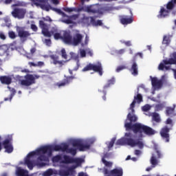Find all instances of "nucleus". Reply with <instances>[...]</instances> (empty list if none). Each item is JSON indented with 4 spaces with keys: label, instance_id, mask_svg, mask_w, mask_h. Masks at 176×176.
Listing matches in <instances>:
<instances>
[{
    "label": "nucleus",
    "instance_id": "0eeeda50",
    "mask_svg": "<svg viewBox=\"0 0 176 176\" xmlns=\"http://www.w3.org/2000/svg\"><path fill=\"white\" fill-rule=\"evenodd\" d=\"M176 6V0H170L166 3V10L164 7H161L159 14L157 16L158 19H166L170 16V10H173Z\"/></svg>",
    "mask_w": 176,
    "mask_h": 176
},
{
    "label": "nucleus",
    "instance_id": "c9c22d12",
    "mask_svg": "<svg viewBox=\"0 0 176 176\" xmlns=\"http://www.w3.org/2000/svg\"><path fill=\"white\" fill-rule=\"evenodd\" d=\"M16 50H17V52H19V53H20L23 56H27V52H25V50H24V48L19 47V48H17Z\"/></svg>",
    "mask_w": 176,
    "mask_h": 176
},
{
    "label": "nucleus",
    "instance_id": "f8f14e48",
    "mask_svg": "<svg viewBox=\"0 0 176 176\" xmlns=\"http://www.w3.org/2000/svg\"><path fill=\"white\" fill-rule=\"evenodd\" d=\"M108 160H109V154H105L102 158V163L105 166L103 170L104 176H111V163Z\"/></svg>",
    "mask_w": 176,
    "mask_h": 176
},
{
    "label": "nucleus",
    "instance_id": "dca6fc26",
    "mask_svg": "<svg viewBox=\"0 0 176 176\" xmlns=\"http://www.w3.org/2000/svg\"><path fill=\"white\" fill-rule=\"evenodd\" d=\"M170 128L168 126H165L161 129V131L160 132V134L163 138V140H165L166 142H170Z\"/></svg>",
    "mask_w": 176,
    "mask_h": 176
},
{
    "label": "nucleus",
    "instance_id": "c03bdc74",
    "mask_svg": "<svg viewBox=\"0 0 176 176\" xmlns=\"http://www.w3.org/2000/svg\"><path fill=\"white\" fill-rule=\"evenodd\" d=\"M123 69H126V66L124 65L118 66L116 69V72H120V71H123Z\"/></svg>",
    "mask_w": 176,
    "mask_h": 176
},
{
    "label": "nucleus",
    "instance_id": "7ed1b4c3",
    "mask_svg": "<svg viewBox=\"0 0 176 176\" xmlns=\"http://www.w3.org/2000/svg\"><path fill=\"white\" fill-rule=\"evenodd\" d=\"M39 24L40 28L42 29V34H44V36H48V38H50L52 35H54V39L56 41L62 39L64 43L73 45L74 46L80 45L82 47L87 46V43H89V36H86L85 38L83 40V36L80 34H77L72 38L69 32L58 31L57 28H53L52 31L49 32V26H47L43 21H40Z\"/></svg>",
    "mask_w": 176,
    "mask_h": 176
},
{
    "label": "nucleus",
    "instance_id": "680f3d73",
    "mask_svg": "<svg viewBox=\"0 0 176 176\" xmlns=\"http://www.w3.org/2000/svg\"><path fill=\"white\" fill-rule=\"evenodd\" d=\"M116 82L115 78H112L111 80V85H114Z\"/></svg>",
    "mask_w": 176,
    "mask_h": 176
},
{
    "label": "nucleus",
    "instance_id": "20e7f679",
    "mask_svg": "<svg viewBox=\"0 0 176 176\" xmlns=\"http://www.w3.org/2000/svg\"><path fill=\"white\" fill-rule=\"evenodd\" d=\"M126 119L129 120V122H126L124 124L125 129L129 131L131 130L134 134H146V135H155L156 131L152 129L151 126L144 125L141 123H135L138 118L134 115V113H129ZM135 123V124H133Z\"/></svg>",
    "mask_w": 176,
    "mask_h": 176
},
{
    "label": "nucleus",
    "instance_id": "58836bf2",
    "mask_svg": "<svg viewBox=\"0 0 176 176\" xmlns=\"http://www.w3.org/2000/svg\"><path fill=\"white\" fill-rule=\"evenodd\" d=\"M142 109L144 112H148V111L151 109V106L149 104H146L142 107Z\"/></svg>",
    "mask_w": 176,
    "mask_h": 176
},
{
    "label": "nucleus",
    "instance_id": "6e6552de",
    "mask_svg": "<svg viewBox=\"0 0 176 176\" xmlns=\"http://www.w3.org/2000/svg\"><path fill=\"white\" fill-rule=\"evenodd\" d=\"M4 141L2 143L0 142V151L2 150V145L6 148L7 153H12L13 152V145L12 141H13V136L12 135H6L4 136ZM2 138L0 136V141Z\"/></svg>",
    "mask_w": 176,
    "mask_h": 176
},
{
    "label": "nucleus",
    "instance_id": "49530a36",
    "mask_svg": "<svg viewBox=\"0 0 176 176\" xmlns=\"http://www.w3.org/2000/svg\"><path fill=\"white\" fill-rule=\"evenodd\" d=\"M122 43H123L124 45H125V46H128L130 47L131 46V41H121Z\"/></svg>",
    "mask_w": 176,
    "mask_h": 176
},
{
    "label": "nucleus",
    "instance_id": "9d476101",
    "mask_svg": "<svg viewBox=\"0 0 176 176\" xmlns=\"http://www.w3.org/2000/svg\"><path fill=\"white\" fill-rule=\"evenodd\" d=\"M39 76L37 75H26L25 76V80H21V86H25L28 87V86H31V85H34L35 83V79H38Z\"/></svg>",
    "mask_w": 176,
    "mask_h": 176
},
{
    "label": "nucleus",
    "instance_id": "c756f323",
    "mask_svg": "<svg viewBox=\"0 0 176 176\" xmlns=\"http://www.w3.org/2000/svg\"><path fill=\"white\" fill-rule=\"evenodd\" d=\"M153 120H154V122H156V123H160V122H162V120L160 119V116H159V113H154L153 114Z\"/></svg>",
    "mask_w": 176,
    "mask_h": 176
},
{
    "label": "nucleus",
    "instance_id": "3c124183",
    "mask_svg": "<svg viewBox=\"0 0 176 176\" xmlns=\"http://www.w3.org/2000/svg\"><path fill=\"white\" fill-rule=\"evenodd\" d=\"M0 38L3 40L6 39V36H5V34L2 32H0Z\"/></svg>",
    "mask_w": 176,
    "mask_h": 176
},
{
    "label": "nucleus",
    "instance_id": "ddd939ff",
    "mask_svg": "<svg viewBox=\"0 0 176 176\" xmlns=\"http://www.w3.org/2000/svg\"><path fill=\"white\" fill-rule=\"evenodd\" d=\"M34 3V5H36V6H40L41 9L43 10H46L47 12H49L50 9H52V7H50V5H48L47 1L46 0H30Z\"/></svg>",
    "mask_w": 176,
    "mask_h": 176
},
{
    "label": "nucleus",
    "instance_id": "8fccbe9b",
    "mask_svg": "<svg viewBox=\"0 0 176 176\" xmlns=\"http://www.w3.org/2000/svg\"><path fill=\"white\" fill-rule=\"evenodd\" d=\"M156 153H157V159H160L162 157V153L157 149H156Z\"/></svg>",
    "mask_w": 176,
    "mask_h": 176
},
{
    "label": "nucleus",
    "instance_id": "9b49d317",
    "mask_svg": "<svg viewBox=\"0 0 176 176\" xmlns=\"http://www.w3.org/2000/svg\"><path fill=\"white\" fill-rule=\"evenodd\" d=\"M90 69H93V71L98 72L100 76H102V66H101V63L100 62L94 65L89 64L82 69V72H86V71H90Z\"/></svg>",
    "mask_w": 176,
    "mask_h": 176
},
{
    "label": "nucleus",
    "instance_id": "a211bd4d",
    "mask_svg": "<svg viewBox=\"0 0 176 176\" xmlns=\"http://www.w3.org/2000/svg\"><path fill=\"white\" fill-rule=\"evenodd\" d=\"M13 17L15 19H21L25 16V10L24 9H15L12 12Z\"/></svg>",
    "mask_w": 176,
    "mask_h": 176
},
{
    "label": "nucleus",
    "instance_id": "412c9836",
    "mask_svg": "<svg viewBox=\"0 0 176 176\" xmlns=\"http://www.w3.org/2000/svg\"><path fill=\"white\" fill-rule=\"evenodd\" d=\"M66 17L67 19L63 18L62 19V23H65V24H76V20H78V15Z\"/></svg>",
    "mask_w": 176,
    "mask_h": 176
},
{
    "label": "nucleus",
    "instance_id": "052dcab7",
    "mask_svg": "<svg viewBox=\"0 0 176 176\" xmlns=\"http://www.w3.org/2000/svg\"><path fill=\"white\" fill-rule=\"evenodd\" d=\"M52 10H54V12H56L57 13H63L60 9L52 8Z\"/></svg>",
    "mask_w": 176,
    "mask_h": 176
},
{
    "label": "nucleus",
    "instance_id": "603ef678",
    "mask_svg": "<svg viewBox=\"0 0 176 176\" xmlns=\"http://www.w3.org/2000/svg\"><path fill=\"white\" fill-rule=\"evenodd\" d=\"M31 28L32 30V31H38V27H36V25L32 24L31 25Z\"/></svg>",
    "mask_w": 176,
    "mask_h": 176
},
{
    "label": "nucleus",
    "instance_id": "0e129e2a",
    "mask_svg": "<svg viewBox=\"0 0 176 176\" xmlns=\"http://www.w3.org/2000/svg\"><path fill=\"white\" fill-rule=\"evenodd\" d=\"M114 9L118 10V9H119V8H118V7H113L112 4H111V10H113Z\"/></svg>",
    "mask_w": 176,
    "mask_h": 176
},
{
    "label": "nucleus",
    "instance_id": "f257e3e1",
    "mask_svg": "<svg viewBox=\"0 0 176 176\" xmlns=\"http://www.w3.org/2000/svg\"><path fill=\"white\" fill-rule=\"evenodd\" d=\"M96 142V138H88L87 139H70L69 143H62L60 145H46L38 148L28 154L21 164L27 166L29 170H32L35 166L37 167H45L50 162V157L53 152H66L75 156L76 151L84 152L90 149V146Z\"/></svg>",
    "mask_w": 176,
    "mask_h": 176
},
{
    "label": "nucleus",
    "instance_id": "13d9d810",
    "mask_svg": "<svg viewBox=\"0 0 176 176\" xmlns=\"http://www.w3.org/2000/svg\"><path fill=\"white\" fill-rule=\"evenodd\" d=\"M54 5H58V0H50Z\"/></svg>",
    "mask_w": 176,
    "mask_h": 176
},
{
    "label": "nucleus",
    "instance_id": "1a4fd4ad",
    "mask_svg": "<svg viewBox=\"0 0 176 176\" xmlns=\"http://www.w3.org/2000/svg\"><path fill=\"white\" fill-rule=\"evenodd\" d=\"M81 24L82 25H90L91 24L92 25H94L95 27H97L98 25H102V21L101 20H98L96 21V18L94 17H87V16H84L83 19L80 21Z\"/></svg>",
    "mask_w": 176,
    "mask_h": 176
},
{
    "label": "nucleus",
    "instance_id": "5701e85b",
    "mask_svg": "<svg viewBox=\"0 0 176 176\" xmlns=\"http://www.w3.org/2000/svg\"><path fill=\"white\" fill-rule=\"evenodd\" d=\"M129 71L133 76H137V75H138V64H137L135 60H132V65Z\"/></svg>",
    "mask_w": 176,
    "mask_h": 176
},
{
    "label": "nucleus",
    "instance_id": "5fc2aeb1",
    "mask_svg": "<svg viewBox=\"0 0 176 176\" xmlns=\"http://www.w3.org/2000/svg\"><path fill=\"white\" fill-rule=\"evenodd\" d=\"M166 124H173V120L168 118L166 121Z\"/></svg>",
    "mask_w": 176,
    "mask_h": 176
},
{
    "label": "nucleus",
    "instance_id": "a19ab883",
    "mask_svg": "<svg viewBox=\"0 0 176 176\" xmlns=\"http://www.w3.org/2000/svg\"><path fill=\"white\" fill-rule=\"evenodd\" d=\"M65 12H67V13H71V12H75L76 10V8H64Z\"/></svg>",
    "mask_w": 176,
    "mask_h": 176
},
{
    "label": "nucleus",
    "instance_id": "79ce46f5",
    "mask_svg": "<svg viewBox=\"0 0 176 176\" xmlns=\"http://www.w3.org/2000/svg\"><path fill=\"white\" fill-rule=\"evenodd\" d=\"M8 35L11 39H14V38H16V33H14L13 31L9 32Z\"/></svg>",
    "mask_w": 176,
    "mask_h": 176
},
{
    "label": "nucleus",
    "instance_id": "37998d69",
    "mask_svg": "<svg viewBox=\"0 0 176 176\" xmlns=\"http://www.w3.org/2000/svg\"><path fill=\"white\" fill-rule=\"evenodd\" d=\"M125 52H126V50L121 49L116 51V54H118V56H121L122 54H124Z\"/></svg>",
    "mask_w": 176,
    "mask_h": 176
},
{
    "label": "nucleus",
    "instance_id": "774afa93",
    "mask_svg": "<svg viewBox=\"0 0 176 176\" xmlns=\"http://www.w3.org/2000/svg\"><path fill=\"white\" fill-rule=\"evenodd\" d=\"M172 14H173V16H175V14H176V10L172 11Z\"/></svg>",
    "mask_w": 176,
    "mask_h": 176
},
{
    "label": "nucleus",
    "instance_id": "bf43d9fd",
    "mask_svg": "<svg viewBox=\"0 0 176 176\" xmlns=\"http://www.w3.org/2000/svg\"><path fill=\"white\" fill-rule=\"evenodd\" d=\"M29 65H30V67H36V63H32V62H30V63H29Z\"/></svg>",
    "mask_w": 176,
    "mask_h": 176
},
{
    "label": "nucleus",
    "instance_id": "4c0bfd02",
    "mask_svg": "<svg viewBox=\"0 0 176 176\" xmlns=\"http://www.w3.org/2000/svg\"><path fill=\"white\" fill-rule=\"evenodd\" d=\"M35 52H36V50L35 48H32L30 50V54H27L28 58H32V54H34Z\"/></svg>",
    "mask_w": 176,
    "mask_h": 176
},
{
    "label": "nucleus",
    "instance_id": "7c9ffc66",
    "mask_svg": "<svg viewBox=\"0 0 176 176\" xmlns=\"http://www.w3.org/2000/svg\"><path fill=\"white\" fill-rule=\"evenodd\" d=\"M174 107H167L166 110V113L167 116H171V115H174Z\"/></svg>",
    "mask_w": 176,
    "mask_h": 176
},
{
    "label": "nucleus",
    "instance_id": "69168bd1",
    "mask_svg": "<svg viewBox=\"0 0 176 176\" xmlns=\"http://www.w3.org/2000/svg\"><path fill=\"white\" fill-rule=\"evenodd\" d=\"M125 137H131V133H125Z\"/></svg>",
    "mask_w": 176,
    "mask_h": 176
},
{
    "label": "nucleus",
    "instance_id": "aec40b11",
    "mask_svg": "<svg viewBox=\"0 0 176 176\" xmlns=\"http://www.w3.org/2000/svg\"><path fill=\"white\" fill-rule=\"evenodd\" d=\"M151 78L153 87H155V89H161V87H162L163 80H158L156 77L152 78L151 76Z\"/></svg>",
    "mask_w": 176,
    "mask_h": 176
},
{
    "label": "nucleus",
    "instance_id": "39448f33",
    "mask_svg": "<svg viewBox=\"0 0 176 176\" xmlns=\"http://www.w3.org/2000/svg\"><path fill=\"white\" fill-rule=\"evenodd\" d=\"M168 59L162 60V63H160L158 66L159 71H173L174 74V78L176 79V69H171V66L166 65H176V52L170 54Z\"/></svg>",
    "mask_w": 176,
    "mask_h": 176
},
{
    "label": "nucleus",
    "instance_id": "6e6d98bb",
    "mask_svg": "<svg viewBox=\"0 0 176 176\" xmlns=\"http://www.w3.org/2000/svg\"><path fill=\"white\" fill-rule=\"evenodd\" d=\"M134 153L136 156H140V155H141L142 152L140 150H135Z\"/></svg>",
    "mask_w": 176,
    "mask_h": 176
},
{
    "label": "nucleus",
    "instance_id": "e433bc0d",
    "mask_svg": "<svg viewBox=\"0 0 176 176\" xmlns=\"http://www.w3.org/2000/svg\"><path fill=\"white\" fill-rule=\"evenodd\" d=\"M51 58L53 60V64H54L55 65L57 64H61V62L58 60V58H56L54 57V56H52Z\"/></svg>",
    "mask_w": 176,
    "mask_h": 176
},
{
    "label": "nucleus",
    "instance_id": "bb28decb",
    "mask_svg": "<svg viewBox=\"0 0 176 176\" xmlns=\"http://www.w3.org/2000/svg\"><path fill=\"white\" fill-rule=\"evenodd\" d=\"M8 89L11 92V94H10L9 98H6L4 99V100H6V101H12V99L13 98L14 94H16V90H14V89H13V88H10V87H9V86L8 87Z\"/></svg>",
    "mask_w": 176,
    "mask_h": 176
},
{
    "label": "nucleus",
    "instance_id": "864d4df0",
    "mask_svg": "<svg viewBox=\"0 0 176 176\" xmlns=\"http://www.w3.org/2000/svg\"><path fill=\"white\" fill-rule=\"evenodd\" d=\"M45 63L42 61H39L36 63V67H43Z\"/></svg>",
    "mask_w": 176,
    "mask_h": 176
},
{
    "label": "nucleus",
    "instance_id": "f3484780",
    "mask_svg": "<svg viewBox=\"0 0 176 176\" xmlns=\"http://www.w3.org/2000/svg\"><path fill=\"white\" fill-rule=\"evenodd\" d=\"M61 56L63 58L67 60V61H69L70 59L73 58L74 60H78L79 58V56L76 55V54L74 52H70V56L67 55V52L65 49L61 50Z\"/></svg>",
    "mask_w": 176,
    "mask_h": 176
},
{
    "label": "nucleus",
    "instance_id": "e2e57ef3",
    "mask_svg": "<svg viewBox=\"0 0 176 176\" xmlns=\"http://www.w3.org/2000/svg\"><path fill=\"white\" fill-rule=\"evenodd\" d=\"M12 3V0H6L5 3L9 4Z\"/></svg>",
    "mask_w": 176,
    "mask_h": 176
},
{
    "label": "nucleus",
    "instance_id": "338daca9",
    "mask_svg": "<svg viewBox=\"0 0 176 176\" xmlns=\"http://www.w3.org/2000/svg\"><path fill=\"white\" fill-rule=\"evenodd\" d=\"M131 160H133V162H137V157H133L131 158Z\"/></svg>",
    "mask_w": 176,
    "mask_h": 176
},
{
    "label": "nucleus",
    "instance_id": "cd10ccee",
    "mask_svg": "<svg viewBox=\"0 0 176 176\" xmlns=\"http://www.w3.org/2000/svg\"><path fill=\"white\" fill-rule=\"evenodd\" d=\"M72 79H74V77H68V78H67L66 80L57 84V85L58 86V87H63L64 86H67V85H68V83H69V82L72 81Z\"/></svg>",
    "mask_w": 176,
    "mask_h": 176
},
{
    "label": "nucleus",
    "instance_id": "6ab92c4d",
    "mask_svg": "<svg viewBox=\"0 0 176 176\" xmlns=\"http://www.w3.org/2000/svg\"><path fill=\"white\" fill-rule=\"evenodd\" d=\"M85 11L87 12V13H101L100 6L97 4L86 7Z\"/></svg>",
    "mask_w": 176,
    "mask_h": 176
},
{
    "label": "nucleus",
    "instance_id": "f704fd0d",
    "mask_svg": "<svg viewBox=\"0 0 176 176\" xmlns=\"http://www.w3.org/2000/svg\"><path fill=\"white\" fill-rule=\"evenodd\" d=\"M164 108V104L160 103L155 105V111H162Z\"/></svg>",
    "mask_w": 176,
    "mask_h": 176
},
{
    "label": "nucleus",
    "instance_id": "c85d7f7f",
    "mask_svg": "<svg viewBox=\"0 0 176 176\" xmlns=\"http://www.w3.org/2000/svg\"><path fill=\"white\" fill-rule=\"evenodd\" d=\"M170 42H171V40L170 39V36H167V35L164 36L163 41H162V43L164 45H166L167 46H168Z\"/></svg>",
    "mask_w": 176,
    "mask_h": 176
},
{
    "label": "nucleus",
    "instance_id": "4468645a",
    "mask_svg": "<svg viewBox=\"0 0 176 176\" xmlns=\"http://www.w3.org/2000/svg\"><path fill=\"white\" fill-rule=\"evenodd\" d=\"M130 16L127 15L120 16V23L122 24V25H129V24H131L133 21H134V17H133V12L130 10Z\"/></svg>",
    "mask_w": 176,
    "mask_h": 176
},
{
    "label": "nucleus",
    "instance_id": "4d7b16f0",
    "mask_svg": "<svg viewBox=\"0 0 176 176\" xmlns=\"http://www.w3.org/2000/svg\"><path fill=\"white\" fill-rule=\"evenodd\" d=\"M116 141V138H113L111 139V148H112L113 146V144H115V142Z\"/></svg>",
    "mask_w": 176,
    "mask_h": 176
},
{
    "label": "nucleus",
    "instance_id": "2f4dec72",
    "mask_svg": "<svg viewBox=\"0 0 176 176\" xmlns=\"http://www.w3.org/2000/svg\"><path fill=\"white\" fill-rule=\"evenodd\" d=\"M133 100H135L138 104L142 102V95L138 94L136 96H134Z\"/></svg>",
    "mask_w": 176,
    "mask_h": 176
},
{
    "label": "nucleus",
    "instance_id": "de8ad7c7",
    "mask_svg": "<svg viewBox=\"0 0 176 176\" xmlns=\"http://www.w3.org/2000/svg\"><path fill=\"white\" fill-rule=\"evenodd\" d=\"M44 43H45L47 46H50L52 45V41H50V39H45Z\"/></svg>",
    "mask_w": 176,
    "mask_h": 176
},
{
    "label": "nucleus",
    "instance_id": "f03ea898",
    "mask_svg": "<svg viewBox=\"0 0 176 176\" xmlns=\"http://www.w3.org/2000/svg\"><path fill=\"white\" fill-rule=\"evenodd\" d=\"M53 166L54 167H60L58 171L50 168L42 173V176H52L58 174L60 176H75L76 174V168L80 167L82 163H85V160L82 158H74L68 155H56L52 159Z\"/></svg>",
    "mask_w": 176,
    "mask_h": 176
},
{
    "label": "nucleus",
    "instance_id": "09e8293b",
    "mask_svg": "<svg viewBox=\"0 0 176 176\" xmlns=\"http://www.w3.org/2000/svg\"><path fill=\"white\" fill-rule=\"evenodd\" d=\"M110 87H111V81H108L107 85L104 86V90H107V89H109Z\"/></svg>",
    "mask_w": 176,
    "mask_h": 176
},
{
    "label": "nucleus",
    "instance_id": "473e14b6",
    "mask_svg": "<svg viewBox=\"0 0 176 176\" xmlns=\"http://www.w3.org/2000/svg\"><path fill=\"white\" fill-rule=\"evenodd\" d=\"M157 163H158L157 159H156V157L153 155L151 158V164H152V166L155 167V166H157Z\"/></svg>",
    "mask_w": 176,
    "mask_h": 176
},
{
    "label": "nucleus",
    "instance_id": "ea45409f",
    "mask_svg": "<svg viewBox=\"0 0 176 176\" xmlns=\"http://www.w3.org/2000/svg\"><path fill=\"white\" fill-rule=\"evenodd\" d=\"M138 56H139V57H140V58H143V54L142 52H138L135 54V56H133V61H135V60H137V57Z\"/></svg>",
    "mask_w": 176,
    "mask_h": 176
},
{
    "label": "nucleus",
    "instance_id": "a878e982",
    "mask_svg": "<svg viewBox=\"0 0 176 176\" xmlns=\"http://www.w3.org/2000/svg\"><path fill=\"white\" fill-rule=\"evenodd\" d=\"M0 80L1 83H4L5 85H10L12 83V78L9 76L0 77Z\"/></svg>",
    "mask_w": 176,
    "mask_h": 176
},
{
    "label": "nucleus",
    "instance_id": "423d86ee",
    "mask_svg": "<svg viewBox=\"0 0 176 176\" xmlns=\"http://www.w3.org/2000/svg\"><path fill=\"white\" fill-rule=\"evenodd\" d=\"M116 145H129L132 148H134V146H138L140 149H142V148H144V142H142V141L140 140V139L134 140L131 138H122L119 139L116 142Z\"/></svg>",
    "mask_w": 176,
    "mask_h": 176
},
{
    "label": "nucleus",
    "instance_id": "393cba45",
    "mask_svg": "<svg viewBox=\"0 0 176 176\" xmlns=\"http://www.w3.org/2000/svg\"><path fill=\"white\" fill-rule=\"evenodd\" d=\"M111 176H123V169L122 168H116L111 170Z\"/></svg>",
    "mask_w": 176,
    "mask_h": 176
},
{
    "label": "nucleus",
    "instance_id": "2eb2a0df",
    "mask_svg": "<svg viewBox=\"0 0 176 176\" xmlns=\"http://www.w3.org/2000/svg\"><path fill=\"white\" fill-rule=\"evenodd\" d=\"M16 43H13L10 44L9 46L8 45H3L0 47V52H3V56H6V57H8L9 56V52L10 50H17V47H16Z\"/></svg>",
    "mask_w": 176,
    "mask_h": 176
},
{
    "label": "nucleus",
    "instance_id": "4be33fe9",
    "mask_svg": "<svg viewBox=\"0 0 176 176\" xmlns=\"http://www.w3.org/2000/svg\"><path fill=\"white\" fill-rule=\"evenodd\" d=\"M16 31L18 32L19 36H20L21 39H25V38H28L30 36V33L25 30L24 28L16 27Z\"/></svg>",
    "mask_w": 176,
    "mask_h": 176
},
{
    "label": "nucleus",
    "instance_id": "b1692460",
    "mask_svg": "<svg viewBox=\"0 0 176 176\" xmlns=\"http://www.w3.org/2000/svg\"><path fill=\"white\" fill-rule=\"evenodd\" d=\"M86 53L87 54H89V56H93V51H91L89 48L84 49H80L78 51V54H80V56L83 58V57H86Z\"/></svg>",
    "mask_w": 176,
    "mask_h": 176
},
{
    "label": "nucleus",
    "instance_id": "a18cd8bd",
    "mask_svg": "<svg viewBox=\"0 0 176 176\" xmlns=\"http://www.w3.org/2000/svg\"><path fill=\"white\" fill-rule=\"evenodd\" d=\"M4 21L5 23H6L7 24L6 25V27H10V23H9L10 21V19L9 17H6L4 19Z\"/></svg>",
    "mask_w": 176,
    "mask_h": 176
},
{
    "label": "nucleus",
    "instance_id": "72a5a7b5",
    "mask_svg": "<svg viewBox=\"0 0 176 176\" xmlns=\"http://www.w3.org/2000/svg\"><path fill=\"white\" fill-rule=\"evenodd\" d=\"M135 104H137V101L133 100L130 105L129 109L131 111V113H134V112L135 111L134 110V108H135Z\"/></svg>",
    "mask_w": 176,
    "mask_h": 176
}]
</instances>
